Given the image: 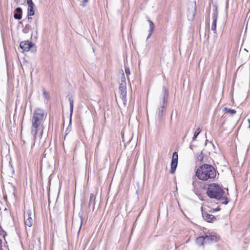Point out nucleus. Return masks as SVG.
Returning a JSON list of instances; mask_svg holds the SVG:
<instances>
[{"instance_id": "f257e3e1", "label": "nucleus", "mask_w": 250, "mask_h": 250, "mask_svg": "<svg viewBox=\"0 0 250 250\" xmlns=\"http://www.w3.org/2000/svg\"><path fill=\"white\" fill-rule=\"evenodd\" d=\"M195 175L201 180L210 181L215 177L216 170L212 166L204 164L196 170Z\"/></svg>"}, {"instance_id": "f03ea898", "label": "nucleus", "mask_w": 250, "mask_h": 250, "mask_svg": "<svg viewBox=\"0 0 250 250\" xmlns=\"http://www.w3.org/2000/svg\"><path fill=\"white\" fill-rule=\"evenodd\" d=\"M207 194L210 198L219 200L222 199L225 194V191L219 185L213 183L208 185Z\"/></svg>"}, {"instance_id": "7ed1b4c3", "label": "nucleus", "mask_w": 250, "mask_h": 250, "mask_svg": "<svg viewBox=\"0 0 250 250\" xmlns=\"http://www.w3.org/2000/svg\"><path fill=\"white\" fill-rule=\"evenodd\" d=\"M164 94L160 99L159 107L157 110V115L158 118L161 120L165 116L166 108L167 106L168 92L165 87H163Z\"/></svg>"}, {"instance_id": "20e7f679", "label": "nucleus", "mask_w": 250, "mask_h": 250, "mask_svg": "<svg viewBox=\"0 0 250 250\" xmlns=\"http://www.w3.org/2000/svg\"><path fill=\"white\" fill-rule=\"evenodd\" d=\"M46 115L45 111L42 108H36L33 113L32 124L41 125Z\"/></svg>"}, {"instance_id": "39448f33", "label": "nucleus", "mask_w": 250, "mask_h": 250, "mask_svg": "<svg viewBox=\"0 0 250 250\" xmlns=\"http://www.w3.org/2000/svg\"><path fill=\"white\" fill-rule=\"evenodd\" d=\"M119 90L120 92V97L122 99L123 103L125 104L126 102V83L124 82L121 83L120 84Z\"/></svg>"}, {"instance_id": "423d86ee", "label": "nucleus", "mask_w": 250, "mask_h": 250, "mask_svg": "<svg viewBox=\"0 0 250 250\" xmlns=\"http://www.w3.org/2000/svg\"><path fill=\"white\" fill-rule=\"evenodd\" d=\"M178 164V153L177 152H174L173 153L172 160L171 162V167L170 173L173 174L176 170Z\"/></svg>"}, {"instance_id": "0eeeda50", "label": "nucleus", "mask_w": 250, "mask_h": 250, "mask_svg": "<svg viewBox=\"0 0 250 250\" xmlns=\"http://www.w3.org/2000/svg\"><path fill=\"white\" fill-rule=\"evenodd\" d=\"M32 211L30 210H28L24 213V223L26 226L30 228L32 226L33 219L31 218Z\"/></svg>"}, {"instance_id": "6e6552de", "label": "nucleus", "mask_w": 250, "mask_h": 250, "mask_svg": "<svg viewBox=\"0 0 250 250\" xmlns=\"http://www.w3.org/2000/svg\"><path fill=\"white\" fill-rule=\"evenodd\" d=\"M217 18H218V11H217V7H215L214 12L213 13V15H212L213 21L212 23L211 28V30H212L214 33H216V23H217Z\"/></svg>"}, {"instance_id": "1a4fd4ad", "label": "nucleus", "mask_w": 250, "mask_h": 250, "mask_svg": "<svg viewBox=\"0 0 250 250\" xmlns=\"http://www.w3.org/2000/svg\"><path fill=\"white\" fill-rule=\"evenodd\" d=\"M34 45V44L32 42H29L28 41L21 42L20 44V48L22 49L23 51H28Z\"/></svg>"}, {"instance_id": "9d476101", "label": "nucleus", "mask_w": 250, "mask_h": 250, "mask_svg": "<svg viewBox=\"0 0 250 250\" xmlns=\"http://www.w3.org/2000/svg\"><path fill=\"white\" fill-rule=\"evenodd\" d=\"M202 216L204 219L208 222L212 223L217 220L216 217L209 214L207 212H203Z\"/></svg>"}, {"instance_id": "9b49d317", "label": "nucleus", "mask_w": 250, "mask_h": 250, "mask_svg": "<svg viewBox=\"0 0 250 250\" xmlns=\"http://www.w3.org/2000/svg\"><path fill=\"white\" fill-rule=\"evenodd\" d=\"M40 125L32 124L31 134L33 136L34 144L37 138V134L38 131V128Z\"/></svg>"}, {"instance_id": "f8f14e48", "label": "nucleus", "mask_w": 250, "mask_h": 250, "mask_svg": "<svg viewBox=\"0 0 250 250\" xmlns=\"http://www.w3.org/2000/svg\"><path fill=\"white\" fill-rule=\"evenodd\" d=\"M205 238V244L209 243L211 242H216L217 240V237L214 235H206L204 236Z\"/></svg>"}, {"instance_id": "ddd939ff", "label": "nucleus", "mask_w": 250, "mask_h": 250, "mask_svg": "<svg viewBox=\"0 0 250 250\" xmlns=\"http://www.w3.org/2000/svg\"><path fill=\"white\" fill-rule=\"evenodd\" d=\"M16 13L14 14V17L15 19L20 20L22 18V9L21 7H17L15 9Z\"/></svg>"}, {"instance_id": "4468645a", "label": "nucleus", "mask_w": 250, "mask_h": 250, "mask_svg": "<svg viewBox=\"0 0 250 250\" xmlns=\"http://www.w3.org/2000/svg\"><path fill=\"white\" fill-rule=\"evenodd\" d=\"M68 101H69V104H70V123H71V116H72V113H73V105H74V100H73V98H72V97H69Z\"/></svg>"}, {"instance_id": "2eb2a0df", "label": "nucleus", "mask_w": 250, "mask_h": 250, "mask_svg": "<svg viewBox=\"0 0 250 250\" xmlns=\"http://www.w3.org/2000/svg\"><path fill=\"white\" fill-rule=\"evenodd\" d=\"M28 8L27 10V15L28 19H29L30 16H33L35 14V11L34 9V7L35 6L34 4L33 5H28Z\"/></svg>"}, {"instance_id": "dca6fc26", "label": "nucleus", "mask_w": 250, "mask_h": 250, "mask_svg": "<svg viewBox=\"0 0 250 250\" xmlns=\"http://www.w3.org/2000/svg\"><path fill=\"white\" fill-rule=\"evenodd\" d=\"M147 21H148L149 24V33L148 36L147 37L146 40H148L150 37L154 28V25L152 21H151L150 20H148Z\"/></svg>"}, {"instance_id": "f3484780", "label": "nucleus", "mask_w": 250, "mask_h": 250, "mask_svg": "<svg viewBox=\"0 0 250 250\" xmlns=\"http://www.w3.org/2000/svg\"><path fill=\"white\" fill-rule=\"evenodd\" d=\"M196 242L197 244L199 246L203 245L204 244H205V238L204 237V236H201L197 237L196 238Z\"/></svg>"}, {"instance_id": "a211bd4d", "label": "nucleus", "mask_w": 250, "mask_h": 250, "mask_svg": "<svg viewBox=\"0 0 250 250\" xmlns=\"http://www.w3.org/2000/svg\"><path fill=\"white\" fill-rule=\"evenodd\" d=\"M196 160L198 162H202L203 160V156L202 152H199L196 154Z\"/></svg>"}, {"instance_id": "6ab92c4d", "label": "nucleus", "mask_w": 250, "mask_h": 250, "mask_svg": "<svg viewBox=\"0 0 250 250\" xmlns=\"http://www.w3.org/2000/svg\"><path fill=\"white\" fill-rule=\"evenodd\" d=\"M224 111H225L227 113H229L231 115H234L236 112L235 110L231 109H230V108H228L227 107L224 108Z\"/></svg>"}, {"instance_id": "aec40b11", "label": "nucleus", "mask_w": 250, "mask_h": 250, "mask_svg": "<svg viewBox=\"0 0 250 250\" xmlns=\"http://www.w3.org/2000/svg\"><path fill=\"white\" fill-rule=\"evenodd\" d=\"M42 90H43V94L44 96V98L48 100L50 98L49 93L48 92H46L45 90V89L44 88H43Z\"/></svg>"}, {"instance_id": "412c9836", "label": "nucleus", "mask_w": 250, "mask_h": 250, "mask_svg": "<svg viewBox=\"0 0 250 250\" xmlns=\"http://www.w3.org/2000/svg\"><path fill=\"white\" fill-rule=\"evenodd\" d=\"M95 201V197L93 194H91L90 195V198H89V202L88 204V207H90V204L92 201L94 202Z\"/></svg>"}, {"instance_id": "4be33fe9", "label": "nucleus", "mask_w": 250, "mask_h": 250, "mask_svg": "<svg viewBox=\"0 0 250 250\" xmlns=\"http://www.w3.org/2000/svg\"><path fill=\"white\" fill-rule=\"evenodd\" d=\"M201 128L200 127H198L196 129V130L194 133V135H195V137H197L198 135L199 134V133L201 132Z\"/></svg>"}, {"instance_id": "5701e85b", "label": "nucleus", "mask_w": 250, "mask_h": 250, "mask_svg": "<svg viewBox=\"0 0 250 250\" xmlns=\"http://www.w3.org/2000/svg\"><path fill=\"white\" fill-rule=\"evenodd\" d=\"M221 199L223 200V202H222L223 204L227 205L229 202L228 198L227 197H222Z\"/></svg>"}, {"instance_id": "b1692460", "label": "nucleus", "mask_w": 250, "mask_h": 250, "mask_svg": "<svg viewBox=\"0 0 250 250\" xmlns=\"http://www.w3.org/2000/svg\"><path fill=\"white\" fill-rule=\"evenodd\" d=\"M88 0H83L82 1V3L81 4V5L83 6V7L86 5L87 3L88 2Z\"/></svg>"}, {"instance_id": "393cba45", "label": "nucleus", "mask_w": 250, "mask_h": 250, "mask_svg": "<svg viewBox=\"0 0 250 250\" xmlns=\"http://www.w3.org/2000/svg\"><path fill=\"white\" fill-rule=\"evenodd\" d=\"M30 25L29 24H26L25 26V27L23 29V31H26L25 32H26L27 31H28L29 30V28H30Z\"/></svg>"}, {"instance_id": "a878e982", "label": "nucleus", "mask_w": 250, "mask_h": 250, "mask_svg": "<svg viewBox=\"0 0 250 250\" xmlns=\"http://www.w3.org/2000/svg\"><path fill=\"white\" fill-rule=\"evenodd\" d=\"M125 72L127 75L130 74V70L129 67H125Z\"/></svg>"}, {"instance_id": "bb28decb", "label": "nucleus", "mask_w": 250, "mask_h": 250, "mask_svg": "<svg viewBox=\"0 0 250 250\" xmlns=\"http://www.w3.org/2000/svg\"><path fill=\"white\" fill-rule=\"evenodd\" d=\"M123 82L126 83L125 77L124 74H122V77H121V83H123Z\"/></svg>"}, {"instance_id": "cd10ccee", "label": "nucleus", "mask_w": 250, "mask_h": 250, "mask_svg": "<svg viewBox=\"0 0 250 250\" xmlns=\"http://www.w3.org/2000/svg\"><path fill=\"white\" fill-rule=\"evenodd\" d=\"M27 5H33L34 3L32 0H27Z\"/></svg>"}, {"instance_id": "c85d7f7f", "label": "nucleus", "mask_w": 250, "mask_h": 250, "mask_svg": "<svg viewBox=\"0 0 250 250\" xmlns=\"http://www.w3.org/2000/svg\"><path fill=\"white\" fill-rule=\"evenodd\" d=\"M2 232H3L2 229L1 227L0 226V235H1L2 234Z\"/></svg>"}, {"instance_id": "c756f323", "label": "nucleus", "mask_w": 250, "mask_h": 250, "mask_svg": "<svg viewBox=\"0 0 250 250\" xmlns=\"http://www.w3.org/2000/svg\"><path fill=\"white\" fill-rule=\"evenodd\" d=\"M2 248V241L1 240V239L0 238V250Z\"/></svg>"}, {"instance_id": "7c9ffc66", "label": "nucleus", "mask_w": 250, "mask_h": 250, "mask_svg": "<svg viewBox=\"0 0 250 250\" xmlns=\"http://www.w3.org/2000/svg\"><path fill=\"white\" fill-rule=\"evenodd\" d=\"M197 137H195V135H193V137L192 138V140L193 141H194L196 140V138H197Z\"/></svg>"}, {"instance_id": "2f4dec72", "label": "nucleus", "mask_w": 250, "mask_h": 250, "mask_svg": "<svg viewBox=\"0 0 250 250\" xmlns=\"http://www.w3.org/2000/svg\"><path fill=\"white\" fill-rule=\"evenodd\" d=\"M42 132H41V136H42Z\"/></svg>"}, {"instance_id": "473e14b6", "label": "nucleus", "mask_w": 250, "mask_h": 250, "mask_svg": "<svg viewBox=\"0 0 250 250\" xmlns=\"http://www.w3.org/2000/svg\"><path fill=\"white\" fill-rule=\"evenodd\" d=\"M219 209H220V208H218H218H216V210L218 211V210H219Z\"/></svg>"}, {"instance_id": "72a5a7b5", "label": "nucleus", "mask_w": 250, "mask_h": 250, "mask_svg": "<svg viewBox=\"0 0 250 250\" xmlns=\"http://www.w3.org/2000/svg\"><path fill=\"white\" fill-rule=\"evenodd\" d=\"M23 142L24 144L25 143V141L24 140H23Z\"/></svg>"}, {"instance_id": "f704fd0d", "label": "nucleus", "mask_w": 250, "mask_h": 250, "mask_svg": "<svg viewBox=\"0 0 250 250\" xmlns=\"http://www.w3.org/2000/svg\"><path fill=\"white\" fill-rule=\"evenodd\" d=\"M194 182H193L192 185H194Z\"/></svg>"}, {"instance_id": "c9c22d12", "label": "nucleus", "mask_w": 250, "mask_h": 250, "mask_svg": "<svg viewBox=\"0 0 250 250\" xmlns=\"http://www.w3.org/2000/svg\"><path fill=\"white\" fill-rule=\"evenodd\" d=\"M194 15V12L193 13V16Z\"/></svg>"}, {"instance_id": "e433bc0d", "label": "nucleus", "mask_w": 250, "mask_h": 250, "mask_svg": "<svg viewBox=\"0 0 250 250\" xmlns=\"http://www.w3.org/2000/svg\"><path fill=\"white\" fill-rule=\"evenodd\" d=\"M68 131V128H67L66 131Z\"/></svg>"}]
</instances>
